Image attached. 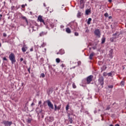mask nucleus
<instances>
[{"label": "nucleus", "mask_w": 126, "mask_h": 126, "mask_svg": "<svg viewBox=\"0 0 126 126\" xmlns=\"http://www.w3.org/2000/svg\"><path fill=\"white\" fill-rule=\"evenodd\" d=\"M9 59L10 61H11L12 64L16 62V60H15V55L14 54L11 53L9 56Z\"/></svg>", "instance_id": "1"}, {"label": "nucleus", "mask_w": 126, "mask_h": 126, "mask_svg": "<svg viewBox=\"0 0 126 126\" xmlns=\"http://www.w3.org/2000/svg\"><path fill=\"white\" fill-rule=\"evenodd\" d=\"M44 103H47V105L50 109H52V110H54V105L52 103L50 100H47L44 101Z\"/></svg>", "instance_id": "2"}, {"label": "nucleus", "mask_w": 126, "mask_h": 126, "mask_svg": "<svg viewBox=\"0 0 126 126\" xmlns=\"http://www.w3.org/2000/svg\"><path fill=\"white\" fill-rule=\"evenodd\" d=\"M71 28L73 30H75L77 28V23L75 21L71 22Z\"/></svg>", "instance_id": "3"}, {"label": "nucleus", "mask_w": 126, "mask_h": 126, "mask_svg": "<svg viewBox=\"0 0 126 126\" xmlns=\"http://www.w3.org/2000/svg\"><path fill=\"white\" fill-rule=\"evenodd\" d=\"M98 81L99 84H100L101 86H103V85H104V77L102 76H99Z\"/></svg>", "instance_id": "4"}, {"label": "nucleus", "mask_w": 126, "mask_h": 126, "mask_svg": "<svg viewBox=\"0 0 126 126\" xmlns=\"http://www.w3.org/2000/svg\"><path fill=\"white\" fill-rule=\"evenodd\" d=\"M94 34L97 37H98V38H100L101 37V32H100V30L99 29H96L94 31Z\"/></svg>", "instance_id": "5"}, {"label": "nucleus", "mask_w": 126, "mask_h": 126, "mask_svg": "<svg viewBox=\"0 0 126 126\" xmlns=\"http://www.w3.org/2000/svg\"><path fill=\"white\" fill-rule=\"evenodd\" d=\"M93 80V75H91L87 78V84H90V82Z\"/></svg>", "instance_id": "6"}, {"label": "nucleus", "mask_w": 126, "mask_h": 126, "mask_svg": "<svg viewBox=\"0 0 126 126\" xmlns=\"http://www.w3.org/2000/svg\"><path fill=\"white\" fill-rule=\"evenodd\" d=\"M2 124H3V125L5 126H10L12 125V122H8V121H3L2 122Z\"/></svg>", "instance_id": "7"}, {"label": "nucleus", "mask_w": 126, "mask_h": 126, "mask_svg": "<svg viewBox=\"0 0 126 126\" xmlns=\"http://www.w3.org/2000/svg\"><path fill=\"white\" fill-rule=\"evenodd\" d=\"M38 20H39V21H40V22H42V23L45 25V21H44V20H43L42 16H39L38 17Z\"/></svg>", "instance_id": "8"}, {"label": "nucleus", "mask_w": 126, "mask_h": 126, "mask_svg": "<svg viewBox=\"0 0 126 126\" xmlns=\"http://www.w3.org/2000/svg\"><path fill=\"white\" fill-rule=\"evenodd\" d=\"M64 54V50L61 49L59 52L57 53V55H63Z\"/></svg>", "instance_id": "9"}, {"label": "nucleus", "mask_w": 126, "mask_h": 126, "mask_svg": "<svg viewBox=\"0 0 126 126\" xmlns=\"http://www.w3.org/2000/svg\"><path fill=\"white\" fill-rule=\"evenodd\" d=\"M27 49H28L27 48V47L26 46H23L22 48V52H23V53H25V52H26V51H27Z\"/></svg>", "instance_id": "10"}, {"label": "nucleus", "mask_w": 126, "mask_h": 126, "mask_svg": "<svg viewBox=\"0 0 126 126\" xmlns=\"http://www.w3.org/2000/svg\"><path fill=\"white\" fill-rule=\"evenodd\" d=\"M48 122H52L54 121V118L52 117H49L47 118Z\"/></svg>", "instance_id": "11"}, {"label": "nucleus", "mask_w": 126, "mask_h": 126, "mask_svg": "<svg viewBox=\"0 0 126 126\" xmlns=\"http://www.w3.org/2000/svg\"><path fill=\"white\" fill-rule=\"evenodd\" d=\"M65 31L66 33H68V34H70V33H71V30H70V29H69V28H66Z\"/></svg>", "instance_id": "12"}, {"label": "nucleus", "mask_w": 126, "mask_h": 126, "mask_svg": "<svg viewBox=\"0 0 126 126\" xmlns=\"http://www.w3.org/2000/svg\"><path fill=\"white\" fill-rule=\"evenodd\" d=\"M39 114H40L41 117L43 118H44V115H45V114H44V111L43 110H40L39 111Z\"/></svg>", "instance_id": "13"}, {"label": "nucleus", "mask_w": 126, "mask_h": 126, "mask_svg": "<svg viewBox=\"0 0 126 126\" xmlns=\"http://www.w3.org/2000/svg\"><path fill=\"white\" fill-rule=\"evenodd\" d=\"M94 56V53H92L90 55L89 59L90 60H93V57Z\"/></svg>", "instance_id": "14"}, {"label": "nucleus", "mask_w": 126, "mask_h": 126, "mask_svg": "<svg viewBox=\"0 0 126 126\" xmlns=\"http://www.w3.org/2000/svg\"><path fill=\"white\" fill-rule=\"evenodd\" d=\"M68 121L69 122L70 124H71L73 121L72 120V118L70 117L69 115H68Z\"/></svg>", "instance_id": "15"}, {"label": "nucleus", "mask_w": 126, "mask_h": 126, "mask_svg": "<svg viewBox=\"0 0 126 126\" xmlns=\"http://www.w3.org/2000/svg\"><path fill=\"white\" fill-rule=\"evenodd\" d=\"M91 13V10L90 9H87L86 10V15H88Z\"/></svg>", "instance_id": "16"}, {"label": "nucleus", "mask_w": 126, "mask_h": 126, "mask_svg": "<svg viewBox=\"0 0 126 126\" xmlns=\"http://www.w3.org/2000/svg\"><path fill=\"white\" fill-rule=\"evenodd\" d=\"M49 26H50V27L51 28H54V27H55V24H54L52 22H50V23H49Z\"/></svg>", "instance_id": "17"}, {"label": "nucleus", "mask_w": 126, "mask_h": 126, "mask_svg": "<svg viewBox=\"0 0 126 126\" xmlns=\"http://www.w3.org/2000/svg\"><path fill=\"white\" fill-rule=\"evenodd\" d=\"M46 34H47V32H41L39 34V35H40V36L41 37H42V36H44V35H46Z\"/></svg>", "instance_id": "18"}, {"label": "nucleus", "mask_w": 126, "mask_h": 126, "mask_svg": "<svg viewBox=\"0 0 126 126\" xmlns=\"http://www.w3.org/2000/svg\"><path fill=\"white\" fill-rule=\"evenodd\" d=\"M106 42V38L102 37L101 39V44H104Z\"/></svg>", "instance_id": "19"}, {"label": "nucleus", "mask_w": 126, "mask_h": 126, "mask_svg": "<svg viewBox=\"0 0 126 126\" xmlns=\"http://www.w3.org/2000/svg\"><path fill=\"white\" fill-rule=\"evenodd\" d=\"M27 122L28 124H31V122H32V119L31 118H28L27 120Z\"/></svg>", "instance_id": "20"}, {"label": "nucleus", "mask_w": 126, "mask_h": 126, "mask_svg": "<svg viewBox=\"0 0 126 126\" xmlns=\"http://www.w3.org/2000/svg\"><path fill=\"white\" fill-rule=\"evenodd\" d=\"M91 21H92V19L91 18H90L88 19V22H87V24H88V25H89L90 24V22H91Z\"/></svg>", "instance_id": "21"}, {"label": "nucleus", "mask_w": 126, "mask_h": 126, "mask_svg": "<svg viewBox=\"0 0 126 126\" xmlns=\"http://www.w3.org/2000/svg\"><path fill=\"white\" fill-rule=\"evenodd\" d=\"M113 71H111V72L108 73L107 75L108 76H111V77H113Z\"/></svg>", "instance_id": "22"}, {"label": "nucleus", "mask_w": 126, "mask_h": 126, "mask_svg": "<svg viewBox=\"0 0 126 126\" xmlns=\"http://www.w3.org/2000/svg\"><path fill=\"white\" fill-rule=\"evenodd\" d=\"M46 45L47 44H46V43L43 42L42 44H41L40 48H44V47H45Z\"/></svg>", "instance_id": "23"}, {"label": "nucleus", "mask_w": 126, "mask_h": 126, "mask_svg": "<svg viewBox=\"0 0 126 126\" xmlns=\"http://www.w3.org/2000/svg\"><path fill=\"white\" fill-rule=\"evenodd\" d=\"M81 16V12H78L77 14V17H78V18H80Z\"/></svg>", "instance_id": "24"}, {"label": "nucleus", "mask_w": 126, "mask_h": 126, "mask_svg": "<svg viewBox=\"0 0 126 126\" xmlns=\"http://www.w3.org/2000/svg\"><path fill=\"white\" fill-rule=\"evenodd\" d=\"M56 63H61V60L60 59V58L56 59Z\"/></svg>", "instance_id": "25"}, {"label": "nucleus", "mask_w": 126, "mask_h": 126, "mask_svg": "<svg viewBox=\"0 0 126 126\" xmlns=\"http://www.w3.org/2000/svg\"><path fill=\"white\" fill-rule=\"evenodd\" d=\"M85 32L86 33H89V29H88V28H86L85 29Z\"/></svg>", "instance_id": "26"}, {"label": "nucleus", "mask_w": 126, "mask_h": 126, "mask_svg": "<svg viewBox=\"0 0 126 126\" xmlns=\"http://www.w3.org/2000/svg\"><path fill=\"white\" fill-rule=\"evenodd\" d=\"M84 0H80V4L84 6Z\"/></svg>", "instance_id": "27"}, {"label": "nucleus", "mask_w": 126, "mask_h": 126, "mask_svg": "<svg viewBox=\"0 0 126 126\" xmlns=\"http://www.w3.org/2000/svg\"><path fill=\"white\" fill-rule=\"evenodd\" d=\"M66 111H68V109H69V104H67L66 106Z\"/></svg>", "instance_id": "28"}, {"label": "nucleus", "mask_w": 126, "mask_h": 126, "mask_svg": "<svg viewBox=\"0 0 126 126\" xmlns=\"http://www.w3.org/2000/svg\"><path fill=\"white\" fill-rule=\"evenodd\" d=\"M40 77H42V78H44V77H45V74H44V73H41L40 75Z\"/></svg>", "instance_id": "29"}, {"label": "nucleus", "mask_w": 126, "mask_h": 126, "mask_svg": "<svg viewBox=\"0 0 126 126\" xmlns=\"http://www.w3.org/2000/svg\"><path fill=\"white\" fill-rule=\"evenodd\" d=\"M61 108H62V105H60L57 106V110L59 111V110H61Z\"/></svg>", "instance_id": "30"}, {"label": "nucleus", "mask_w": 126, "mask_h": 126, "mask_svg": "<svg viewBox=\"0 0 126 126\" xmlns=\"http://www.w3.org/2000/svg\"><path fill=\"white\" fill-rule=\"evenodd\" d=\"M104 15L105 17H109V14H108V13H105Z\"/></svg>", "instance_id": "31"}, {"label": "nucleus", "mask_w": 126, "mask_h": 126, "mask_svg": "<svg viewBox=\"0 0 126 126\" xmlns=\"http://www.w3.org/2000/svg\"><path fill=\"white\" fill-rule=\"evenodd\" d=\"M54 106H55L54 110L57 111V110H58V106L56 105V104H55Z\"/></svg>", "instance_id": "32"}, {"label": "nucleus", "mask_w": 126, "mask_h": 126, "mask_svg": "<svg viewBox=\"0 0 126 126\" xmlns=\"http://www.w3.org/2000/svg\"><path fill=\"white\" fill-rule=\"evenodd\" d=\"M103 76H107V75H108V73L104 72L103 73Z\"/></svg>", "instance_id": "33"}, {"label": "nucleus", "mask_w": 126, "mask_h": 126, "mask_svg": "<svg viewBox=\"0 0 126 126\" xmlns=\"http://www.w3.org/2000/svg\"><path fill=\"white\" fill-rule=\"evenodd\" d=\"M72 87L73 88H76V85H75V84L74 83L72 84Z\"/></svg>", "instance_id": "34"}, {"label": "nucleus", "mask_w": 126, "mask_h": 126, "mask_svg": "<svg viewBox=\"0 0 126 126\" xmlns=\"http://www.w3.org/2000/svg\"><path fill=\"white\" fill-rule=\"evenodd\" d=\"M113 88H114V86H113V85L108 86V88H110L111 89H112Z\"/></svg>", "instance_id": "35"}, {"label": "nucleus", "mask_w": 126, "mask_h": 126, "mask_svg": "<svg viewBox=\"0 0 126 126\" xmlns=\"http://www.w3.org/2000/svg\"><path fill=\"white\" fill-rule=\"evenodd\" d=\"M74 35L75 36H78L79 35V33H78V32H75Z\"/></svg>", "instance_id": "36"}, {"label": "nucleus", "mask_w": 126, "mask_h": 126, "mask_svg": "<svg viewBox=\"0 0 126 126\" xmlns=\"http://www.w3.org/2000/svg\"><path fill=\"white\" fill-rule=\"evenodd\" d=\"M22 18L23 19H25V20H26V21L27 22V19L26 18V17L23 16V17H22Z\"/></svg>", "instance_id": "37"}, {"label": "nucleus", "mask_w": 126, "mask_h": 126, "mask_svg": "<svg viewBox=\"0 0 126 126\" xmlns=\"http://www.w3.org/2000/svg\"><path fill=\"white\" fill-rule=\"evenodd\" d=\"M107 69V66H106V65H104L103 66V69H104V70H105V69Z\"/></svg>", "instance_id": "38"}, {"label": "nucleus", "mask_w": 126, "mask_h": 126, "mask_svg": "<svg viewBox=\"0 0 126 126\" xmlns=\"http://www.w3.org/2000/svg\"><path fill=\"white\" fill-rule=\"evenodd\" d=\"M110 106H107L106 110H110Z\"/></svg>", "instance_id": "39"}, {"label": "nucleus", "mask_w": 126, "mask_h": 126, "mask_svg": "<svg viewBox=\"0 0 126 126\" xmlns=\"http://www.w3.org/2000/svg\"><path fill=\"white\" fill-rule=\"evenodd\" d=\"M124 83H125V82L122 81V82H121V85L122 86H123V85H124Z\"/></svg>", "instance_id": "40"}, {"label": "nucleus", "mask_w": 126, "mask_h": 126, "mask_svg": "<svg viewBox=\"0 0 126 126\" xmlns=\"http://www.w3.org/2000/svg\"><path fill=\"white\" fill-rule=\"evenodd\" d=\"M111 42H114V38H110Z\"/></svg>", "instance_id": "41"}, {"label": "nucleus", "mask_w": 126, "mask_h": 126, "mask_svg": "<svg viewBox=\"0 0 126 126\" xmlns=\"http://www.w3.org/2000/svg\"><path fill=\"white\" fill-rule=\"evenodd\" d=\"M3 36L4 37H6V33H3Z\"/></svg>", "instance_id": "42"}, {"label": "nucleus", "mask_w": 126, "mask_h": 126, "mask_svg": "<svg viewBox=\"0 0 126 126\" xmlns=\"http://www.w3.org/2000/svg\"><path fill=\"white\" fill-rule=\"evenodd\" d=\"M3 61H7V59L6 58H5V57H4V58H3Z\"/></svg>", "instance_id": "43"}, {"label": "nucleus", "mask_w": 126, "mask_h": 126, "mask_svg": "<svg viewBox=\"0 0 126 126\" xmlns=\"http://www.w3.org/2000/svg\"><path fill=\"white\" fill-rule=\"evenodd\" d=\"M41 104H42V101H39V102H38V104L39 105H41Z\"/></svg>", "instance_id": "44"}, {"label": "nucleus", "mask_w": 126, "mask_h": 126, "mask_svg": "<svg viewBox=\"0 0 126 126\" xmlns=\"http://www.w3.org/2000/svg\"><path fill=\"white\" fill-rule=\"evenodd\" d=\"M30 69H31V68H30V67L28 69V70L29 73H30Z\"/></svg>", "instance_id": "45"}, {"label": "nucleus", "mask_w": 126, "mask_h": 126, "mask_svg": "<svg viewBox=\"0 0 126 126\" xmlns=\"http://www.w3.org/2000/svg\"><path fill=\"white\" fill-rule=\"evenodd\" d=\"M22 8H25V5H22Z\"/></svg>", "instance_id": "46"}, {"label": "nucleus", "mask_w": 126, "mask_h": 126, "mask_svg": "<svg viewBox=\"0 0 126 126\" xmlns=\"http://www.w3.org/2000/svg\"><path fill=\"white\" fill-rule=\"evenodd\" d=\"M1 17H2V15L0 14V20H1Z\"/></svg>", "instance_id": "47"}, {"label": "nucleus", "mask_w": 126, "mask_h": 126, "mask_svg": "<svg viewBox=\"0 0 126 126\" xmlns=\"http://www.w3.org/2000/svg\"><path fill=\"white\" fill-rule=\"evenodd\" d=\"M113 36H117V32L113 34Z\"/></svg>", "instance_id": "48"}, {"label": "nucleus", "mask_w": 126, "mask_h": 126, "mask_svg": "<svg viewBox=\"0 0 126 126\" xmlns=\"http://www.w3.org/2000/svg\"><path fill=\"white\" fill-rule=\"evenodd\" d=\"M109 19H112V16H110L108 17Z\"/></svg>", "instance_id": "49"}, {"label": "nucleus", "mask_w": 126, "mask_h": 126, "mask_svg": "<svg viewBox=\"0 0 126 126\" xmlns=\"http://www.w3.org/2000/svg\"><path fill=\"white\" fill-rule=\"evenodd\" d=\"M86 114H87V115H88V114H89V113L88 112V111H85V112Z\"/></svg>", "instance_id": "50"}, {"label": "nucleus", "mask_w": 126, "mask_h": 126, "mask_svg": "<svg viewBox=\"0 0 126 126\" xmlns=\"http://www.w3.org/2000/svg\"><path fill=\"white\" fill-rule=\"evenodd\" d=\"M20 61H21V62H23V58H21V59H20Z\"/></svg>", "instance_id": "51"}, {"label": "nucleus", "mask_w": 126, "mask_h": 126, "mask_svg": "<svg viewBox=\"0 0 126 126\" xmlns=\"http://www.w3.org/2000/svg\"><path fill=\"white\" fill-rule=\"evenodd\" d=\"M30 51H31V52H33V48H31V49H30Z\"/></svg>", "instance_id": "52"}, {"label": "nucleus", "mask_w": 126, "mask_h": 126, "mask_svg": "<svg viewBox=\"0 0 126 126\" xmlns=\"http://www.w3.org/2000/svg\"><path fill=\"white\" fill-rule=\"evenodd\" d=\"M33 105H35V104L33 102L32 103L31 106H33Z\"/></svg>", "instance_id": "53"}, {"label": "nucleus", "mask_w": 126, "mask_h": 126, "mask_svg": "<svg viewBox=\"0 0 126 126\" xmlns=\"http://www.w3.org/2000/svg\"><path fill=\"white\" fill-rule=\"evenodd\" d=\"M61 66H62V67H63V66H64V65L63 64H62L61 65Z\"/></svg>", "instance_id": "54"}, {"label": "nucleus", "mask_w": 126, "mask_h": 126, "mask_svg": "<svg viewBox=\"0 0 126 126\" xmlns=\"http://www.w3.org/2000/svg\"><path fill=\"white\" fill-rule=\"evenodd\" d=\"M115 126H120V125H119V124H116V125H115Z\"/></svg>", "instance_id": "55"}, {"label": "nucleus", "mask_w": 126, "mask_h": 126, "mask_svg": "<svg viewBox=\"0 0 126 126\" xmlns=\"http://www.w3.org/2000/svg\"><path fill=\"white\" fill-rule=\"evenodd\" d=\"M109 2H112V0H108Z\"/></svg>", "instance_id": "56"}, {"label": "nucleus", "mask_w": 126, "mask_h": 126, "mask_svg": "<svg viewBox=\"0 0 126 126\" xmlns=\"http://www.w3.org/2000/svg\"><path fill=\"white\" fill-rule=\"evenodd\" d=\"M43 5H44V6L46 7V3H44Z\"/></svg>", "instance_id": "57"}, {"label": "nucleus", "mask_w": 126, "mask_h": 126, "mask_svg": "<svg viewBox=\"0 0 126 126\" xmlns=\"http://www.w3.org/2000/svg\"><path fill=\"white\" fill-rule=\"evenodd\" d=\"M23 85H24V83H22V86H23Z\"/></svg>", "instance_id": "58"}, {"label": "nucleus", "mask_w": 126, "mask_h": 126, "mask_svg": "<svg viewBox=\"0 0 126 126\" xmlns=\"http://www.w3.org/2000/svg\"><path fill=\"white\" fill-rule=\"evenodd\" d=\"M1 47V43L0 42V48Z\"/></svg>", "instance_id": "59"}, {"label": "nucleus", "mask_w": 126, "mask_h": 126, "mask_svg": "<svg viewBox=\"0 0 126 126\" xmlns=\"http://www.w3.org/2000/svg\"><path fill=\"white\" fill-rule=\"evenodd\" d=\"M93 49L94 50H95V48H94V47H93Z\"/></svg>", "instance_id": "60"}, {"label": "nucleus", "mask_w": 126, "mask_h": 126, "mask_svg": "<svg viewBox=\"0 0 126 126\" xmlns=\"http://www.w3.org/2000/svg\"><path fill=\"white\" fill-rule=\"evenodd\" d=\"M29 0V1H32V0Z\"/></svg>", "instance_id": "61"}, {"label": "nucleus", "mask_w": 126, "mask_h": 126, "mask_svg": "<svg viewBox=\"0 0 126 126\" xmlns=\"http://www.w3.org/2000/svg\"><path fill=\"white\" fill-rule=\"evenodd\" d=\"M90 50H91V48H90Z\"/></svg>", "instance_id": "62"}, {"label": "nucleus", "mask_w": 126, "mask_h": 126, "mask_svg": "<svg viewBox=\"0 0 126 126\" xmlns=\"http://www.w3.org/2000/svg\"><path fill=\"white\" fill-rule=\"evenodd\" d=\"M25 5H27V4H25Z\"/></svg>", "instance_id": "63"}, {"label": "nucleus", "mask_w": 126, "mask_h": 126, "mask_svg": "<svg viewBox=\"0 0 126 126\" xmlns=\"http://www.w3.org/2000/svg\"><path fill=\"white\" fill-rule=\"evenodd\" d=\"M45 50L46 51V48L45 49Z\"/></svg>", "instance_id": "64"}]
</instances>
